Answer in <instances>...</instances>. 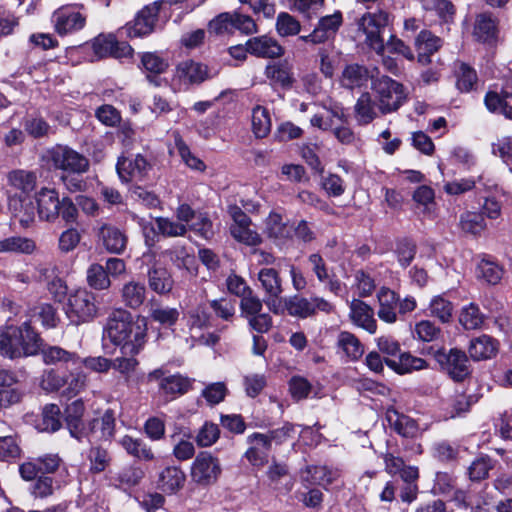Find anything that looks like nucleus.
I'll use <instances>...</instances> for the list:
<instances>
[{
  "label": "nucleus",
  "mask_w": 512,
  "mask_h": 512,
  "mask_svg": "<svg viewBox=\"0 0 512 512\" xmlns=\"http://www.w3.org/2000/svg\"><path fill=\"white\" fill-rule=\"evenodd\" d=\"M498 21L488 12L480 13L476 16L472 35L478 42L492 45L498 38Z\"/></svg>",
  "instance_id": "2eb2a0df"
},
{
  "label": "nucleus",
  "mask_w": 512,
  "mask_h": 512,
  "mask_svg": "<svg viewBox=\"0 0 512 512\" xmlns=\"http://www.w3.org/2000/svg\"><path fill=\"white\" fill-rule=\"evenodd\" d=\"M219 436L218 425L205 422L196 435V442L200 447H210L218 440Z\"/></svg>",
  "instance_id": "69168bd1"
},
{
  "label": "nucleus",
  "mask_w": 512,
  "mask_h": 512,
  "mask_svg": "<svg viewBox=\"0 0 512 512\" xmlns=\"http://www.w3.org/2000/svg\"><path fill=\"white\" fill-rule=\"evenodd\" d=\"M458 89L462 92H469L477 81V74L473 68L465 63H460L456 71Z\"/></svg>",
  "instance_id": "4d7b16f0"
},
{
  "label": "nucleus",
  "mask_w": 512,
  "mask_h": 512,
  "mask_svg": "<svg viewBox=\"0 0 512 512\" xmlns=\"http://www.w3.org/2000/svg\"><path fill=\"white\" fill-rule=\"evenodd\" d=\"M163 1H154L144 6L134 17L119 31L128 38H143L154 32L158 22L159 11Z\"/></svg>",
  "instance_id": "423d86ee"
},
{
  "label": "nucleus",
  "mask_w": 512,
  "mask_h": 512,
  "mask_svg": "<svg viewBox=\"0 0 512 512\" xmlns=\"http://www.w3.org/2000/svg\"><path fill=\"white\" fill-rule=\"evenodd\" d=\"M82 235L76 228H68L61 232L58 237V249L61 253H69L77 248Z\"/></svg>",
  "instance_id": "e2e57ef3"
},
{
  "label": "nucleus",
  "mask_w": 512,
  "mask_h": 512,
  "mask_svg": "<svg viewBox=\"0 0 512 512\" xmlns=\"http://www.w3.org/2000/svg\"><path fill=\"white\" fill-rule=\"evenodd\" d=\"M436 360L442 369L454 380L462 381L470 374V366L465 352L453 348L448 352L439 351Z\"/></svg>",
  "instance_id": "9b49d317"
},
{
  "label": "nucleus",
  "mask_w": 512,
  "mask_h": 512,
  "mask_svg": "<svg viewBox=\"0 0 512 512\" xmlns=\"http://www.w3.org/2000/svg\"><path fill=\"white\" fill-rule=\"evenodd\" d=\"M60 408L56 404L46 405L43 409L41 430L55 432L61 427Z\"/></svg>",
  "instance_id": "13d9d810"
},
{
  "label": "nucleus",
  "mask_w": 512,
  "mask_h": 512,
  "mask_svg": "<svg viewBox=\"0 0 512 512\" xmlns=\"http://www.w3.org/2000/svg\"><path fill=\"white\" fill-rule=\"evenodd\" d=\"M148 283L157 294L170 293L174 285L170 272L163 267H153L148 271Z\"/></svg>",
  "instance_id": "cd10ccee"
},
{
  "label": "nucleus",
  "mask_w": 512,
  "mask_h": 512,
  "mask_svg": "<svg viewBox=\"0 0 512 512\" xmlns=\"http://www.w3.org/2000/svg\"><path fill=\"white\" fill-rule=\"evenodd\" d=\"M115 417L114 412L106 410L100 419L92 421V433L97 440H108L114 434Z\"/></svg>",
  "instance_id": "58836bf2"
},
{
  "label": "nucleus",
  "mask_w": 512,
  "mask_h": 512,
  "mask_svg": "<svg viewBox=\"0 0 512 512\" xmlns=\"http://www.w3.org/2000/svg\"><path fill=\"white\" fill-rule=\"evenodd\" d=\"M442 46V40L433 35L430 31H421L415 39L417 60L422 65L431 63V55Z\"/></svg>",
  "instance_id": "412c9836"
},
{
  "label": "nucleus",
  "mask_w": 512,
  "mask_h": 512,
  "mask_svg": "<svg viewBox=\"0 0 512 512\" xmlns=\"http://www.w3.org/2000/svg\"><path fill=\"white\" fill-rule=\"evenodd\" d=\"M211 78L209 67L201 62L186 59L180 61L174 69L172 85L178 90H188Z\"/></svg>",
  "instance_id": "0eeeda50"
},
{
  "label": "nucleus",
  "mask_w": 512,
  "mask_h": 512,
  "mask_svg": "<svg viewBox=\"0 0 512 512\" xmlns=\"http://www.w3.org/2000/svg\"><path fill=\"white\" fill-rule=\"evenodd\" d=\"M385 362L399 374L411 373L427 367V362L424 359L413 356L410 353L401 354L398 360L386 359Z\"/></svg>",
  "instance_id": "c756f323"
},
{
  "label": "nucleus",
  "mask_w": 512,
  "mask_h": 512,
  "mask_svg": "<svg viewBox=\"0 0 512 512\" xmlns=\"http://www.w3.org/2000/svg\"><path fill=\"white\" fill-rule=\"evenodd\" d=\"M265 75L273 83L283 87L289 86L293 82L291 67L286 61L267 65Z\"/></svg>",
  "instance_id": "79ce46f5"
},
{
  "label": "nucleus",
  "mask_w": 512,
  "mask_h": 512,
  "mask_svg": "<svg viewBox=\"0 0 512 512\" xmlns=\"http://www.w3.org/2000/svg\"><path fill=\"white\" fill-rule=\"evenodd\" d=\"M43 362L46 365H55L57 363H71L77 365L80 361V356L75 352L67 351L59 346H41L40 351Z\"/></svg>",
  "instance_id": "bb28decb"
},
{
  "label": "nucleus",
  "mask_w": 512,
  "mask_h": 512,
  "mask_svg": "<svg viewBox=\"0 0 512 512\" xmlns=\"http://www.w3.org/2000/svg\"><path fill=\"white\" fill-rule=\"evenodd\" d=\"M118 443L130 455L142 461H152L155 455L151 447L143 440L125 435L119 439Z\"/></svg>",
  "instance_id": "a878e982"
},
{
  "label": "nucleus",
  "mask_w": 512,
  "mask_h": 512,
  "mask_svg": "<svg viewBox=\"0 0 512 512\" xmlns=\"http://www.w3.org/2000/svg\"><path fill=\"white\" fill-rule=\"evenodd\" d=\"M179 315L180 313L178 309L168 306H156L151 307L150 309V317L152 320L165 327L174 325L177 322Z\"/></svg>",
  "instance_id": "6e6d98bb"
},
{
  "label": "nucleus",
  "mask_w": 512,
  "mask_h": 512,
  "mask_svg": "<svg viewBox=\"0 0 512 512\" xmlns=\"http://www.w3.org/2000/svg\"><path fill=\"white\" fill-rule=\"evenodd\" d=\"M426 11L434 12L437 16L448 21L454 14V7L447 0H419Z\"/></svg>",
  "instance_id": "052dcab7"
},
{
  "label": "nucleus",
  "mask_w": 512,
  "mask_h": 512,
  "mask_svg": "<svg viewBox=\"0 0 512 512\" xmlns=\"http://www.w3.org/2000/svg\"><path fill=\"white\" fill-rule=\"evenodd\" d=\"M276 30L280 36L296 35L301 30V25L298 20L286 12H281L276 21Z\"/></svg>",
  "instance_id": "680f3d73"
},
{
  "label": "nucleus",
  "mask_w": 512,
  "mask_h": 512,
  "mask_svg": "<svg viewBox=\"0 0 512 512\" xmlns=\"http://www.w3.org/2000/svg\"><path fill=\"white\" fill-rule=\"evenodd\" d=\"M64 309L67 318L74 325L91 322L97 317L99 310L96 295L86 288L72 291Z\"/></svg>",
  "instance_id": "7ed1b4c3"
},
{
  "label": "nucleus",
  "mask_w": 512,
  "mask_h": 512,
  "mask_svg": "<svg viewBox=\"0 0 512 512\" xmlns=\"http://www.w3.org/2000/svg\"><path fill=\"white\" fill-rule=\"evenodd\" d=\"M116 45V36L113 34H100L94 38L92 48L99 58L109 57Z\"/></svg>",
  "instance_id": "338daca9"
},
{
  "label": "nucleus",
  "mask_w": 512,
  "mask_h": 512,
  "mask_svg": "<svg viewBox=\"0 0 512 512\" xmlns=\"http://www.w3.org/2000/svg\"><path fill=\"white\" fill-rule=\"evenodd\" d=\"M337 345L342 353L350 360H357L364 353L363 345L359 339L354 334L347 331L339 333Z\"/></svg>",
  "instance_id": "f704fd0d"
},
{
  "label": "nucleus",
  "mask_w": 512,
  "mask_h": 512,
  "mask_svg": "<svg viewBox=\"0 0 512 512\" xmlns=\"http://www.w3.org/2000/svg\"><path fill=\"white\" fill-rule=\"evenodd\" d=\"M379 319L385 323L393 324L398 319L399 295L387 287H381L377 292Z\"/></svg>",
  "instance_id": "f3484780"
},
{
  "label": "nucleus",
  "mask_w": 512,
  "mask_h": 512,
  "mask_svg": "<svg viewBox=\"0 0 512 512\" xmlns=\"http://www.w3.org/2000/svg\"><path fill=\"white\" fill-rule=\"evenodd\" d=\"M485 105L490 112L500 113L512 120V93L508 91H489L485 96Z\"/></svg>",
  "instance_id": "393cba45"
},
{
  "label": "nucleus",
  "mask_w": 512,
  "mask_h": 512,
  "mask_svg": "<svg viewBox=\"0 0 512 512\" xmlns=\"http://www.w3.org/2000/svg\"><path fill=\"white\" fill-rule=\"evenodd\" d=\"M9 329L14 348L18 350L15 358L34 356L39 353L42 340L29 323L25 322L18 327L10 326Z\"/></svg>",
  "instance_id": "9d476101"
},
{
  "label": "nucleus",
  "mask_w": 512,
  "mask_h": 512,
  "mask_svg": "<svg viewBox=\"0 0 512 512\" xmlns=\"http://www.w3.org/2000/svg\"><path fill=\"white\" fill-rule=\"evenodd\" d=\"M478 277L489 284H497L503 277V268L490 258H483L477 266Z\"/></svg>",
  "instance_id": "49530a36"
},
{
  "label": "nucleus",
  "mask_w": 512,
  "mask_h": 512,
  "mask_svg": "<svg viewBox=\"0 0 512 512\" xmlns=\"http://www.w3.org/2000/svg\"><path fill=\"white\" fill-rule=\"evenodd\" d=\"M483 321V314L476 305L470 304L461 310L459 322L465 329H477L482 325Z\"/></svg>",
  "instance_id": "5fc2aeb1"
},
{
  "label": "nucleus",
  "mask_w": 512,
  "mask_h": 512,
  "mask_svg": "<svg viewBox=\"0 0 512 512\" xmlns=\"http://www.w3.org/2000/svg\"><path fill=\"white\" fill-rule=\"evenodd\" d=\"M184 481L185 474L180 468L166 467L160 474L159 486L164 492L174 493L182 488Z\"/></svg>",
  "instance_id": "72a5a7b5"
},
{
  "label": "nucleus",
  "mask_w": 512,
  "mask_h": 512,
  "mask_svg": "<svg viewBox=\"0 0 512 512\" xmlns=\"http://www.w3.org/2000/svg\"><path fill=\"white\" fill-rule=\"evenodd\" d=\"M36 175L24 170H15L8 174L9 185L23 194H29L36 187Z\"/></svg>",
  "instance_id": "ea45409f"
},
{
  "label": "nucleus",
  "mask_w": 512,
  "mask_h": 512,
  "mask_svg": "<svg viewBox=\"0 0 512 512\" xmlns=\"http://www.w3.org/2000/svg\"><path fill=\"white\" fill-rule=\"evenodd\" d=\"M377 117L376 104L371 94L363 93L355 104V118L360 125H367Z\"/></svg>",
  "instance_id": "473e14b6"
},
{
  "label": "nucleus",
  "mask_w": 512,
  "mask_h": 512,
  "mask_svg": "<svg viewBox=\"0 0 512 512\" xmlns=\"http://www.w3.org/2000/svg\"><path fill=\"white\" fill-rule=\"evenodd\" d=\"M249 449L245 457L253 466H263L268 460V453L271 448L269 436L262 433H254L248 436Z\"/></svg>",
  "instance_id": "aec40b11"
},
{
  "label": "nucleus",
  "mask_w": 512,
  "mask_h": 512,
  "mask_svg": "<svg viewBox=\"0 0 512 512\" xmlns=\"http://www.w3.org/2000/svg\"><path fill=\"white\" fill-rule=\"evenodd\" d=\"M461 230L473 236L480 235L486 229L484 217L476 212H465L460 216Z\"/></svg>",
  "instance_id": "09e8293b"
},
{
  "label": "nucleus",
  "mask_w": 512,
  "mask_h": 512,
  "mask_svg": "<svg viewBox=\"0 0 512 512\" xmlns=\"http://www.w3.org/2000/svg\"><path fill=\"white\" fill-rule=\"evenodd\" d=\"M342 22V13L340 11H336L331 15L321 17L313 31L308 35L300 36L299 39L313 44L324 43L334 38L341 27Z\"/></svg>",
  "instance_id": "ddd939ff"
},
{
  "label": "nucleus",
  "mask_w": 512,
  "mask_h": 512,
  "mask_svg": "<svg viewBox=\"0 0 512 512\" xmlns=\"http://www.w3.org/2000/svg\"><path fill=\"white\" fill-rule=\"evenodd\" d=\"M252 132L256 138H265L271 131L272 122L269 111L262 106L252 110Z\"/></svg>",
  "instance_id": "4c0bfd02"
},
{
  "label": "nucleus",
  "mask_w": 512,
  "mask_h": 512,
  "mask_svg": "<svg viewBox=\"0 0 512 512\" xmlns=\"http://www.w3.org/2000/svg\"><path fill=\"white\" fill-rule=\"evenodd\" d=\"M348 304L351 321L370 334H374L377 330V322L374 318L373 309L362 300L356 298L349 301Z\"/></svg>",
  "instance_id": "6ab92c4d"
},
{
  "label": "nucleus",
  "mask_w": 512,
  "mask_h": 512,
  "mask_svg": "<svg viewBox=\"0 0 512 512\" xmlns=\"http://www.w3.org/2000/svg\"><path fill=\"white\" fill-rule=\"evenodd\" d=\"M40 386L47 392L61 391L63 396L72 398L86 388L87 375L77 369L65 374H61L54 369H48L41 376Z\"/></svg>",
  "instance_id": "f03ea898"
},
{
  "label": "nucleus",
  "mask_w": 512,
  "mask_h": 512,
  "mask_svg": "<svg viewBox=\"0 0 512 512\" xmlns=\"http://www.w3.org/2000/svg\"><path fill=\"white\" fill-rule=\"evenodd\" d=\"M60 199L55 189L42 188L36 193L38 216L43 221H54L59 216Z\"/></svg>",
  "instance_id": "a211bd4d"
},
{
  "label": "nucleus",
  "mask_w": 512,
  "mask_h": 512,
  "mask_svg": "<svg viewBox=\"0 0 512 512\" xmlns=\"http://www.w3.org/2000/svg\"><path fill=\"white\" fill-rule=\"evenodd\" d=\"M258 280L267 295L280 296L282 284L278 272L273 268H263L258 273Z\"/></svg>",
  "instance_id": "a18cd8bd"
},
{
  "label": "nucleus",
  "mask_w": 512,
  "mask_h": 512,
  "mask_svg": "<svg viewBox=\"0 0 512 512\" xmlns=\"http://www.w3.org/2000/svg\"><path fill=\"white\" fill-rule=\"evenodd\" d=\"M149 169V163L140 154L120 157L116 165L118 176L122 182L142 180Z\"/></svg>",
  "instance_id": "4468645a"
},
{
  "label": "nucleus",
  "mask_w": 512,
  "mask_h": 512,
  "mask_svg": "<svg viewBox=\"0 0 512 512\" xmlns=\"http://www.w3.org/2000/svg\"><path fill=\"white\" fill-rule=\"evenodd\" d=\"M104 337L119 347L123 355L135 356L145 346L147 320L123 309L115 310L107 319Z\"/></svg>",
  "instance_id": "f257e3e1"
},
{
  "label": "nucleus",
  "mask_w": 512,
  "mask_h": 512,
  "mask_svg": "<svg viewBox=\"0 0 512 512\" xmlns=\"http://www.w3.org/2000/svg\"><path fill=\"white\" fill-rule=\"evenodd\" d=\"M329 112L331 115L330 117H324L323 115L315 114L310 119L311 125L323 131H327L331 130L333 126H335L336 120L341 123L347 122V115L342 108L335 106Z\"/></svg>",
  "instance_id": "8fccbe9b"
},
{
  "label": "nucleus",
  "mask_w": 512,
  "mask_h": 512,
  "mask_svg": "<svg viewBox=\"0 0 512 512\" xmlns=\"http://www.w3.org/2000/svg\"><path fill=\"white\" fill-rule=\"evenodd\" d=\"M498 350V341L486 334L472 339L468 347L470 357L475 361L491 359L497 355Z\"/></svg>",
  "instance_id": "5701e85b"
},
{
  "label": "nucleus",
  "mask_w": 512,
  "mask_h": 512,
  "mask_svg": "<svg viewBox=\"0 0 512 512\" xmlns=\"http://www.w3.org/2000/svg\"><path fill=\"white\" fill-rule=\"evenodd\" d=\"M221 472L219 459L210 452L202 451L191 464L190 477L197 485L206 487L216 483Z\"/></svg>",
  "instance_id": "1a4fd4ad"
},
{
  "label": "nucleus",
  "mask_w": 512,
  "mask_h": 512,
  "mask_svg": "<svg viewBox=\"0 0 512 512\" xmlns=\"http://www.w3.org/2000/svg\"><path fill=\"white\" fill-rule=\"evenodd\" d=\"M233 19L232 13L225 12L219 14L209 22L208 30L215 35L233 34Z\"/></svg>",
  "instance_id": "0e129e2a"
},
{
  "label": "nucleus",
  "mask_w": 512,
  "mask_h": 512,
  "mask_svg": "<svg viewBox=\"0 0 512 512\" xmlns=\"http://www.w3.org/2000/svg\"><path fill=\"white\" fill-rule=\"evenodd\" d=\"M453 309L452 303L440 295L433 297L429 304L430 315L436 317L442 323L451 320Z\"/></svg>",
  "instance_id": "3c124183"
},
{
  "label": "nucleus",
  "mask_w": 512,
  "mask_h": 512,
  "mask_svg": "<svg viewBox=\"0 0 512 512\" xmlns=\"http://www.w3.org/2000/svg\"><path fill=\"white\" fill-rule=\"evenodd\" d=\"M98 237L109 253L121 254L127 244V238L120 229L105 223L99 227Z\"/></svg>",
  "instance_id": "4be33fe9"
},
{
  "label": "nucleus",
  "mask_w": 512,
  "mask_h": 512,
  "mask_svg": "<svg viewBox=\"0 0 512 512\" xmlns=\"http://www.w3.org/2000/svg\"><path fill=\"white\" fill-rule=\"evenodd\" d=\"M441 406L445 411L443 415L444 419H452L467 413L470 409V401L466 395L456 393L449 399L443 401Z\"/></svg>",
  "instance_id": "c9c22d12"
},
{
  "label": "nucleus",
  "mask_w": 512,
  "mask_h": 512,
  "mask_svg": "<svg viewBox=\"0 0 512 512\" xmlns=\"http://www.w3.org/2000/svg\"><path fill=\"white\" fill-rule=\"evenodd\" d=\"M249 53L258 58H279L284 54V48L278 41L268 35L252 37L247 40Z\"/></svg>",
  "instance_id": "dca6fc26"
},
{
  "label": "nucleus",
  "mask_w": 512,
  "mask_h": 512,
  "mask_svg": "<svg viewBox=\"0 0 512 512\" xmlns=\"http://www.w3.org/2000/svg\"><path fill=\"white\" fill-rule=\"evenodd\" d=\"M160 390L172 397L186 393L191 387V382L188 378L181 375H171L165 377L159 382Z\"/></svg>",
  "instance_id": "c03bdc74"
},
{
  "label": "nucleus",
  "mask_w": 512,
  "mask_h": 512,
  "mask_svg": "<svg viewBox=\"0 0 512 512\" xmlns=\"http://www.w3.org/2000/svg\"><path fill=\"white\" fill-rule=\"evenodd\" d=\"M174 139L175 147L183 162L193 170L200 172L204 171L206 168L204 162L191 153L189 147L186 145V143L183 141V139L178 133L175 134Z\"/></svg>",
  "instance_id": "603ef678"
},
{
  "label": "nucleus",
  "mask_w": 512,
  "mask_h": 512,
  "mask_svg": "<svg viewBox=\"0 0 512 512\" xmlns=\"http://www.w3.org/2000/svg\"><path fill=\"white\" fill-rule=\"evenodd\" d=\"M84 410V403L80 399L73 401L66 407L65 410L66 421L70 430V434L77 439H80L78 429L81 426V420L84 414Z\"/></svg>",
  "instance_id": "de8ad7c7"
},
{
  "label": "nucleus",
  "mask_w": 512,
  "mask_h": 512,
  "mask_svg": "<svg viewBox=\"0 0 512 512\" xmlns=\"http://www.w3.org/2000/svg\"><path fill=\"white\" fill-rule=\"evenodd\" d=\"M52 20L55 31L64 36L81 30L86 24V15L76 10V6H63L53 13Z\"/></svg>",
  "instance_id": "f8f14e48"
},
{
  "label": "nucleus",
  "mask_w": 512,
  "mask_h": 512,
  "mask_svg": "<svg viewBox=\"0 0 512 512\" xmlns=\"http://www.w3.org/2000/svg\"><path fill=\"white\" fill-rule=\"evenodd\" d=\"M86 282L94 290H107L111 286V280L104 266L92 263L86 271Z\"/></svg>",
  "instance_id": "a19ab883"
},
{
  "label": "nucleus",
  "mask_w": 512,
  "mask_h": 512,
  "mask_svg": "<svg viewBox=\"0 0 512 512\" xmlns=\"http://www.w3.org/2000/svg\"><path fill=\"white\" fill-rule=\"evenodd\" d=\"M338 476V471L328 469L326 466H309L302 473L304 481L318 485L331 484Z\"/></svg>",
  "instance_id": "e433bc0d"
},
{
  "label": "nucleus",
  "mask_w": 512,
  "mask_h": 512,
  "mask_svg": "<svg viewBox=\"0 0 512 512\" xmlns=\"http://www.w3.org/2000/svg\"><path fill=\"white\" fill-rule=\"evenodd\" d=\"M368 77L369 75L366 68L358 64H352L348 65L342 72L341 82L344 87L353 89L366 84Z\"/></svg>",
  "instance_id": "37998d69"
},
{
  "label": "nucleus",
  "mask_w": 512,
  "mask_h": 512,
  "mask_svg": "<svg viewBox=\"0 0 512 512\" xmlns=\"http://www.w3.org/2000/svg\"><path fill=\"white\" fill-rule=\"evenodd\" d=\"M112 363L111 368L117 371L125 381H129L139 365L138 360L131 355L116 357L112 359Z\"/></svg>",
  "instance_id": "bf43d9fd"
},
{
  "label": "nucleus",
  "mask_w": 512,
  "mask_h": 512,
  "mask_svg": "<svg viewBox=\"0 0 512 512\" xmlns=\"http://www.w3.org/2000/svg\"><path fill=\"white\" fill-rule=\"evenodd\" d=\"M166 254L176 267L184 268L189 272L194 270L195 258L185 247L175 246L167 250Z\"/></svg>",
  "instance_id": "864d4df0"
},
{
  "label": "nucleus",
  "mask_w": 512,
  "mask_h": 512,
  "mask_svg": "<svg viewBox=\"0 0 512 512\" xmlns=\"http://www.w3.org/2000/svg\"><path fill=\"white\" fill-rule=\"evenodd\" d=\"M33 239L22 236H12L0 240V253L32 254L36 250Z\"/></svg>",
  "instance_id": "2f4dec72"
},
{
  "label": "nucleus",
  "mask_w": 512,
  "mask_h": 512,
  "mask_svg": "<svg viewBox=\"0 0 512 512\" xmlns=\"http://www.w3.org/2000/svg\"><path fill=\"white\" fill-rule=\"evenodd\" d=\"M264 232L268 237L282 241L291 237L292 229L280 214L271 212L265 220Z\"/></svg>",
  "instance_id": "7c9ffc66"
},
{
  "label": "nucleus",
  "mask_w": 512,
  "mask_h": 512,
  "mask_svg": "<svg viewBox=\"0 0 512 512\" xmlns=\"http://www.w3.org/2000/svg\"><path fill=\"white\" fill-rule=\"evenodd\" d=\"M388 22L389 15L383 11L366 13L357 22L358 34L364 35V42L377 54L382 56L385 51L382 31L387 26Z\"/></svg>",
  "instance_id": "20e7f679"
},
{
  "label": "nucleus",
  "mask_w": 512,
  "mask_h": 512,
  "mask_svg": "<svg viewBox=\"0 0 512 512\" xmlns=\"http://www.w3.org/2000/svg\"><path fill=\"white\" fill-rule=\"evenodd\" d=\"M373 91L377 99V108L382 114L396 111L405 100L402 84L386 76L373 83Z\"/></svg>",
  "instance_id": "39448f33"
},
{
  "label": "nucleus",
  "mask_w": 512,
  "mask_h": 512,
  "mask_svg": "<svg viewBox=\"0 0 512 512\" xmlns=\"http://www.w3.org/2000/svg\"><path fill=\"white\" fill-rule=\"evenodd\" d=\"M47 159L55 169L68 174H82L88 171V159L66 145H56L47 151Z\"/></svg>",
  "instance_id": "6e6552de"
},
{
  "label": "nucleus",
  "mask_w": 512,
  "mask_h": 512,
  "mask_svg": "<svg viewBox=\"0 0 512 512\" xmlns=\"http://www.w3.org/2000/svg\"><path fill=\"white\" fill-rule=\"evenodd\" d=\"M156 225L159 232L167 237L184 236L187 232L186 225L170 220L169 218H156Z\"/></svg>",
  "instance_id": "774afa93"
},
{
  "label": "nucleus",
  "mask_w": 512,
  "mask_h": 512,
  "mask_svg": "<svg viewBox=\"0 0 512 512\" xmlns=\"http://www.w3.org/2000/svg\"><path fill=\"white\" fill-rule=\"evenodd\" d=\"M8 208L21 227L28 228L34 222L35 209L31 201L14 196L9 199Z\"/></svg>",
  "instance_id": "b1692460"
},
{
  "label": "nucleus",
  "mask_w": 512,
  "mask_h": 512,
  "mask_svg": "<svg viewBox=\"0 0 512 512\" xmlns=\"http://www.w3.org/2000/svg\"><path fill=\"white\" fill-rule=\"evenodd\" d=\"M121 297L126 306L136 309L146 298V287L142 282L131 280L123 285Z\"/></svg>",
  "instance_id": "c85d7f7f"
}]
</instances>
